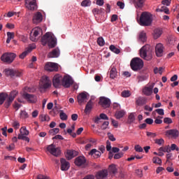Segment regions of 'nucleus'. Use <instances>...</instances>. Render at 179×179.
<instances>
[{
    "mask_svg": "<svg viewBox=\"0 0 179 179\" xmlns=\"http://www.w3.org/2000/svg\"><path fill=\"white\" fill-rule=\"evenodd\" d=\"M43 45H48L49 48H54L57 45V38L54 34L47 32L41 38Z\"/></svg>",
    "mask_w": 179,
    "mask_h": 179,
    "instance_id": "1",
    "label": "nucleus"
},
{
    "mask_svg": "<svg viewBox=\"0 0 179 179\" xmlns=\"http://www.w3.org/2000/svg\"><path fill=\"white\" fill-rule=\"evenodd\" d=\"M152 14L148 12H143L139 20L140 26H150L152 24Z\"/></svg>",
    "mask_w": 179,
    "mask_h": 179,
    "instance_id": "2",
    "label": "nucleus"
},
{
    "mask_svg": "<svg viewBox=\"0 0 179 179\" xmlns=\"http://www.w3.org/2000/svg\"><path fill=\"white\" fill-rule=\"evenodd\" d=\"M132 71H141L143 68V61L139 57H134L130 62Z\"/></svg>",
    "mask_w": 179,
    "mask_h": 179,
    "instance_id": "3",
    "label": "nucleus"
},
{
    "mask_svg": "<svg viewBox=\"0 0 179 179\" xmlns=\"http://www.w3.org/2000/svg\"><path fill=\"white\" fill-rule=\"evenodd\" d=\"M15 58H16V54L13 52H5L1 57L2 62L6 64H12L15 61Z\"/></svg>",
    "mask_w": 179,
    "mask_h": 179,
    "instance_id": "4",
    "label": "nucleus"
},
{
    "mask_svg": "<svg viewBox=\"0 0 179 179\" xmlns=\"http://www.w3.org/2000/svg\"><path fill=\"white\" fill-rule=\"evenodd\" d=\"M5 73L6 76H10V78H22L23 76V71L22 70L6 69Z\"/></svg>",
    "mask_w": 179,
    "mask_h": 179,
    "instance_id": "5",
    "label": "nucleus"
},
{
    "mask_svg": "<svg viewBox=\"0 0 179 179\" xmlns=\"http://www.w3.org/2000/svg\"><path fill=\"white\" fill-rule=\"evenodd\" d=\"M47 150L50 153V155L55 156V157L61 156V149L59 148H57L54 143L48 145Z\"/></svg>",
    "mask_w": 179,
    "mask_h": 179,
    "instance_id": "6",
    "label": "nucleus"
},
{
    "mask_svg": "<svg viewBox=\"0 0 179 179\" xmlns=\"http://www.w3.org/2000/svg\"><path fill=\"white\" fill-rule=\"evenodd\" d=\"M32 31L30 34V40L31 41H37V37L38 36H43V29L38 27H35Z\"/></svg>",
    "mask_w": 179,
    "mask_h": 179,
    "instance_id": "7",
    "label": "nucleus"
},
{
    "mask_svg": "<svg viewBox=\"0 0 179 179\" xmlns=\"http://www.w3.org/2000/svg\"><path fill=\"white\" fill-rule=\"evenodd\" d=\"M149 51H150V45H145L143 46L140 50L141 57L143 58V59H146V61H149L150 59V58L148 57V52H149Z\"/></svg>",
    "mask_w": 179,
    "mask_h": 179,
    "instance_id": "8",
    "label": "nucleus"
},
{
    "mask_svg": "<svg viewBox=\"0 0 179 179\" xmlns=\"http://www.w3.org/2000/svg\"><path fill=\"white\" fill-rule=\"evenodd\" d=\"M16 96H17V91H13L10 92L4 103L6 108H9V107H10V104L13 103V100H15Z\"/></svg>",
    "mask_w": 179,
    "mask_h": 179,
    "instance_id": "9",
    "label": "nucleus"
},
{
    "mask_svg": "<svg viewBox=\"0 0 179 179\" xmlns=\"http://www.w3.org/2000/svg\"><path fill=\"white\" fill-rule=\"evenodd\" d=\"M99 104L102 108H108L110 106H111V100L106 96H101L99 98Z\"/></svg>",
    "mask_w": 179,
    "mask_h": 179,
    "instance_id": "10",
    "label": "nucleus"
},
{
    "mask_svg": "<svg viewBox=\"0 0 179 179\" xmlns=\"http://www.w3.org/2000/svg\"><path fill=\"white\" fill-rule=\"evenodd\" d=\"M45 70L48 72L58 71V64L54 62H48L45 65Z\"/></svg>",
    "mask_w": 179,
    "mask_h": 179,
    "instance_id": "11",
    "label": "nucleus"
},
{
    "mask_svg": "<svg viewBox=\"0 0 179 179\" xmlns=\"http://www.w3.org/2000/svg\"><path fill=\"white\" fill-rule=\"evenodd\" d=\"M41 87L45 90L48 89L49 87H51V80H50L48 76H45L42 77Z\"/></svg>",
    "mask_w": 179,
    "mask_h": 179,
    "instance_id": "12",
    "label": "nucleus"
},
{
    "mask_svg": "<svg viewBox=\"0 0 179 179\" xmlns=\"http://www.w3.org/2000/svg\"><path fill=\"white\" fill-rule=\"evenodd\" d=\"M73 84V80L72 78L69 76H64L62 80V85L64 87H71V85Z\"/></svg>",
    "mask_w": 179,
    "mask_h": 179,
    "instance_id": "13",
    "label": "nucleus"
},
{
    "mask_svg": "<svg viewBox=\"0 0 179 179\" xmlns=\"http://www.w3.org/2000/svg\"><path fill=\"white\" fill-rule=\"evenodd\" d=\"M25 6L29 10H36L37 9V2L36 0H25Z\"/></svg>",
    "mask_w": 179,
    "mask_h": 179,
    "instance_id": "14",
    "label": "nucleus"
},
{
    "mask_svg": "<svg viewBox=\"0 0 179 179\" xmlns=\"http://www.w3.org/2000/svg\"><path fill=\"white\" fill-rule=\"evenodd\" d=\"M53 86L56 88L59 87L62 85V76L59 74H56L53 77L52 80Z\"/></svg>",
    "mask_w": 179,
    "mask_h": 179,
    "instance_id": "15",
    "label": "nucleus"
},
{
    "mask_svg": "<svg viewBox=\"0 0 179 179\" xmlns=\"http://www.w3.org/2000/svg\"><path fill=\"white\" fill-rule=\"evenodd\" d=\"M164 54V46L162 43H157L155 46V55L160 57Z\"/></svg>",
    "mask_w": 179,
    "mask_h": 179,
    "instance_id": "16",
    "label": "nucleus"
},
{
    "mask_svg": "<svg viewBox=\"0 0 179 179\" xmlns=\"http://www.w3.org/2000/svg\"><path fill=\"white\" fill-rule=\"evenodd\" d=\"M34 48H36V44L33 43L31 45H29V46L26 48V50L20 55V58L21 59H24V57L27 56V54L31 52Z\"/></svg>",
    "mask_w": 179,
    "mask_h": 179,
    "instance_id": "17",
    "label": "nucleus"
},
{
    "mask_svg": "<svg viewBox=\"0 0 179 179\" xmlns=\"http://www.w3.org/2000/svg\"><path fill=\"white\" fill-rule=\"evenodd\" d=\"M22 96L24 97V99H25V100H27L29 103H36V101H37V96H36L34 94H30L27 92H24Z\"/></svg>",
    "mask_w": 179,
    "mask_h": 179,
    "instance_id": "18",
    "label": "nucleus"
},
{
    "mask_svg": "<svg viewBox=\"0 0 179 179\" xmlns=\"http://www.w3.org/2000/svg\"><path fill=\"white\" fill-rule=\"evenodd\" d=\"M61 163V170L62 171H68L69 167H71L70 164L66 161V159L62 158L60 159Z\"/></svg>",
    "mask_w": 179,
    "mask_h": 179,
    "instance_id": "19",
    "label": "nucleus"
},
{
    "mask_svg": "<svg viewBox=\"0 0 179 179\" xmlns=\"http://www.w3.org/2000/svg\"><path fill=\"white\" fill-rule=\"evenodd\" d=\"M108 176V171L106 169L99 171L96 173V179H106Z\"/></svg>",
    "mask_w": 179,
    "mask_h": 179,
    "instance_id": "20",
    "label": "nucleus"
},
{
    "mask_svg": "<svg viewBox=\"0 0 179 179\" xmlns=\"http://www.w3.org/2000/svg\"><path fill=\"white\" fill-rule=\"evenodd\" d=\"M77 99L78 104L82 105L83 103L87 101V94L85 92H82L78 96Z\"/></svg>",
    "mask_w": 179,
    "mask_h": 179,
    "instance_id": "21",
    "label": "nucleus"
},
{
    "mask_svg": "<svg viewBox=\"0 0 179 179\" xmlns=\"http://www.w3.org/2000/svg\"><path fill=\"white\" fill-rule=\"evenodd\" d=\"M41 22H43V14L40 12H37L33 17V23L38 24V23H41Z\"/></svg>",
    "mask_w": 179,
    "mask_h": 179,
    "instance_id": "22",
    "label": "nucleus"
},
{
    "mask_svg": "<svg viewBox=\"0 0 179 179\" xmlns=\"http://www.w3.org/2000/svg\"><path fill=\"white\" fill-rule=\"evenodd\" d=\"M78 152L73 150H68L66 154V157L67 160H72L73 157H76L78 156Z\"/></svg>",
    "mask_w": 179,
    "mask_h": 179,
    "instance_id": "23",
    "label": "nucleus"
},
{
    "mask_svg": "<svg viewBox=\"0 0 179 179\" xmlns=\"http://www.w3.org/2000/svg\"><path fill=\"white\" fill-rule=\"evenodd\" d=\"M74 163L76 166H83L86 163V158L83 156H79L76 158Z\"/></svg>",
    "mask_w": 179,
    "mask_h": 179,
    "instance_id": "24",
    "label": "nucleus"
},
{
    "mask_svg": "<svg viewBox=\"0 0 179 179\" xmlns=\"http://www.w3.org/2000/svg\"><path fill=\"white\" fill-rule=\"evenodd\" d=\"M48 58H58L59 57V49L55 48L48 55Z\"/></svg>",
    "mask_w": 179,
    "mask_h": 179,
    "instance_id": "25",
    "label": "nucleus"
},
{
    "mask_svg": "<svg viewBox=\"0 0 179 179\" xmlns=\"http://www.w3.org/2000/svg\"><path fill=\"white\" fill-rule=\"evenodd\" d=\"M162 34H163V30L162 29L157 28V29H154L153 38H155V40H157V38H159V37H160V36H162Z\"/></svg>",
    "mask_w": 179,
    "mask_h": 179,
    "instance_id": "26",
    "label": "nucleus"
},
{
    "mask_svg": "<svg viewBox=\"0 0 179 179\" xmlns=\"http://www.w3.org/2000/svg\"><path fill=\"white\" fill-rule=\"evenodd\" d=\"M167 135H169L170 136H173V138H177L179 135L178 130L173 129H169L166 131Z\"/></svg>",
    "mask_w": 179,
    "mask_h": 179,
    "instance_id": "27",
    "label": "nucleus"
},
{
    "mask_svg": "<svg viewBox=\"0 0 179 179\" xmlns=\"http://www.w3.org/2000/svg\"><path fill=\"white\" fill-rule=\"evenodd\" d=\"M136 104L137 106H143L144 104H146V98L143 96H139L136 99Z\"/></svg>",
    "mask_w": 179,
    "mask_h": 179,
    "instance_id": "28",
    "label": "nucleus"
},
{
    "mask_svg": "<svg viewBox=\"0 0 179 179\" xmlns=\"http://www.w3.org/2000/svg\"><path fill=\"white\" fill-rule=\"evenodd\" d=\"M143 93L145 96H150V94H152V93H153V87H152V86L145 87L143 90Z\"/></svg>",
    "mask_w": 179,
    "mask_h": 179,
    "instance_id": "29",
    "label": "nucleus"
},
{
    "mask_svg": "<svg viewBox=\"0 0 179 179\" xmlns=\"http://www.w3.org/2000/svg\"><path fill=\"white\" fill-rule=\"evenodd\" d=\"M92 108H93V102L92 101V100H90L85 106V114H89V113L92 111Z\"/></svg>",
    "mask_w": 179,
    "mask_h": 179,
    "instance_id": "30",
    "label": "nucleus"
},
{
    "mask_svg": "<svg viewBox=\"0 0 179 179\" xmlns=\"http://www.w3.org/2000/svg\"><path fill=\"white\" fill-rule=\"evenodd\" d=\"M90 156H94V157H100L101 156V152L96 149H92L89 152Z\"/></svg>",
    "mask_w": 179,
    "mask_h": 179,
    "instance_id": "31",
    "label": "nucleus"
},
{
    "mask_svg": "<svg viewBox=\"0 0 179 179\" xmlns=\"http://www.w3.org/2000/svg\"><path fill=\"white\" fill-rule=\"evenodd\" d=\"M117 69L115 67H112L110 71V79H115V78H117Z\"/></svg>",
    "mask_w": 179,
    "mask_h": 179,
    "instance_id": "32",
    "label": "nucleus"
},
{
    "mask_svg": "<svg viewBox=\"0 0 179 179\" xmlns=\"http://www.w3.org/2000/svg\"><path fill=\"white\" fill-rule=\"evenodd\" d=\"M8 95L5 92L0 93V106H2L3 103H5V100L8 99Z\"/></svg>",
    "mask_w": 179,
    "mask_h": 179,
    "instance_id": "33",
    "label": "nucleus"
},
{
    "mask_svg": "<svg viewBox=\"0 0 179 179\" xmlns=\"http://www.w3.org/2000/svg\"><path fill=\"white\" fill-rule=\"evenodd\" d=\"M115 115L117 120H120V118H122V117H124V115H125V112L124 111V110H117V111H116Z\"/></svg>",
    "mask_w": 179,
    "mask_h": 179,
    "instance_id": "34",
    "label": "nucleus"
},
{
    "mask_svg": "<svg viewBox=\"0 0 179 179\" xmlns=\"http://www.w3.org/2000/svg\"><path fill=\"white\" fill-rule=\"evenodd\" d=\"M157 12H164L166 15L170 14V10L168 8L166 7V6H162L161 8H157Z\"/></svg>",
    "mask_w": 179,
    "mask_h": 179,
    "instance_id": "35",
    "label": "nucleus"
},
{
    "mask_svg": "<svg viewBox=\"0 0 179 179\" xmlns=\"http://www.w3.org/2000/svg\"><path fill=\"white\" fill-rule=\"evenodd\" d=\"M109 49L110 50V51H112V52H115V54H120V52H121L120 49L118 48L115 47V45H111L109 47Z\"/></svg>",
    "mask_w": 179,
    "mask_h": 179,
    "instance_id": "36",
    "label": "nucleus"
},
{
    "mask_svg": "<svg viewBox=\"0 0 179 179\" xmlns=\"http://www.w3.org/2000/svg\"><path fill=\"white\" fill-rule=\"evenodd\" d=\"M136 8H142L143 6V0H134Z\"/></svg>",
    "mask_w": 179,
    "mask_h": 179,
    "instance_id": "37",
    "label": "nucleus"
},
{
    "mask_svg": "<svg viewBox=\"0 0 179 179\" xmlns=\"http://www.w3.org/2000/svg\"><path fill=\"white\" fill-rule=\"evenodd\" d=\"M91 5H92V1L90 0H83L81 2V6H83V8L90 6Z\"/></svg>",
    "mask_w": 179,
    "mask_h": 179,
    "instance_id": "38",
    "label": "nucleus"
},
{
    "mask_svg": "<svg viewBox=\"0 0 179 179\" xmlns=\"http://www.w3.org/2000/svg\"><path fill=\"white\" fill-rule=\"evenodd\" d=\"M139 40L143 43H145V41H146V33L141 31L139 34Z\"/></svg>",
    "mask_w": 179,
    "mask_h": 179,
    "instance_id": "39",
    "label": "nucleus"
},
{
    "mask_svg": "<svg viewBox=\"0 0 179 179\" xmlns=\"http://www.w3.org/2000/svg\"><path fill=\"white\" fill-rule=\"evenodd\" d=\"M20 132L21 134L25 135V136H27L29 134V130H27L25 127H21L20 129Z\"/></svg>",
    "mask_w": 179,
    "mask_h": 179,
    "instance_id": "40",
    "label": "nucleus"
},
{
    "mask_svg": "<svg viewBox=\"0 0 179 179\" xmlns=\"http://www.w3.org/2000/svg\"><path fill=\"white\" fill-rule=\"evenodd\" d=\"M152 162L155 164H159V166L162 165V159L159 158V157H154L152 159Z\"/></svg>",
    "mask_w": 179,
    "mask_h": 179,
    "instance_id": "41",
    "label": "nucleus"
},
{
    "mask_svg": "<svg viewBox=\"0 0 179 179\" xmlns=\"http://www.w3.org/2000/svg\"><path fill=\"white\" fill-rule=\"evenodd\" d=\"M39 118L42 122H44V121H50V116L47 115H40Z\"/></svg>",
    "mask_w": 179,
    "mask_h": 179,
    "instance_id": "42",
    "label": "nucleus"
},
{
    "mask_svg": "<svg viewBox=\"0 0 179 179\" xmlns=\"http://www.w3.org/2000/svg\"><path fill=\"white\" fill-rule=\"evenodd\" d=\"M135 121V115L134 113H130L128 117V124H132Z\"/></svg>",
    "mask_w": 179,
    "mask_h": 179,
    "instance_id": "43",
    "label": "nucleus"
},
{
    "mask_svg": "<svg viewBox=\"0 0 179 179\" xmlns=\"http://www.w3.org/2000/svg\"><path fill=\"white\" fill-rule=\"evenodd\" d=\"M109 171L113 173V174H115V173H117V167L115 166V164H111L109 166Z\"/></svg>",
    "mask_w": 179,
    "mask_h": 179,
    "instance_id": "44",
    "label": "nucleus"
},
{
    "mask_svg": "<svg viewBox=\"0 0 179 179\" xmlns=\"http://www.w3.org/2000/svg\"><path fill=\"white\" fill-rule=\"evenodd\" d=\"M59 117L62 121H66V120H68V115L62 110L59 113Z\"/></svg>",
    "mask_w": 179,
    "mask_h": 179,
    "instance_id": "45",
    "label": "nucleus"
},
{
    "mask_svg": "<svg viewBox=\"0 0 179 179\" xmlns=\"http://www.w3.org/2000/svg\"><path fill=\"white\" fill-rule=\"evenodd\" d=\"M122 97H129L131 92L129 90H124L121 94Z\"/></svg>",
    "mask_w": 179,
    "mask_h": 179,
    "instance_id": "46",
    "label": "nucleus"
},
{
    "mask_svg": "<svg viewBox=\"0 0 179 179\" xmlns=\"http://www.w3.org/2000/svg\"><path fill=\"white\" fill-rule=\"evenodd\" d=\"M20 117L21 118H23V119L29 118V114L27 113V112L24 110H21Z\"/></svg>",
    "mask_w": 179,
    "mask_h": 179,
    "instance_id": "47",
    "label": "nucleus"
},
{
    "mask_svg": "<svg viewBox=\"0 0 179 179\" xmlns=\"http://www.w3.org/2000/svg\"><path fill=\"white\" fill-rule=\"evenodd\" d=\"M155 142L157 145H159V146H162V145H164V139L163 138L155 139Z\"/></svg>",
    "mask_w": 179,
    "mask_h": 179,
    "instance_id": "48",
    "label": "nucleus"
},
{
    "mask_svg": "<svg viewBox=\"0 0 179 179\" xmlns=\"http://www.w3.org/2000/svg\"><path fill=\"white\" fill-rule=\"evenodd\" d=\"M97 44L100 45V47H103L104 45V39L103 37H99L97 39Z\"/></svg>",
    "mask_w": 179,
    "mask_h": 179,
    "instance_id": "49",
    "label": "nucleus"
},
{
    "mask_svg": "<svg viewBox=\"0 0 179 179\" xmlns=\"http://www.w3.org/2000/svg\"><path fill=\"white\" fill-rule=\"evenodd\" d=\"M49 132H50V135H57V134H58V132H59V129L55 128V129H50Z\"/></svg>",
    "mask_w": 179,
    "mask_h": 179,
    "instance_id": "50",
    "label": "nucleus"
},
{
    "mask_svg": "<svg viewBox=\"0 0 179 179\" xmlns=\"http://www.w3.org/2000/svg\"><path fill=\"white\" fill-rule=\"evenodd\" d=\"M122 156H124V152H120L114 155V159H121V157H122Z\"/></svg>",
    "mask_w": 179,
    "mask_h": 179,
    "instance_id": "51",
    "label": "nucleus"
},
{
    "mask_svg": "<svg viewBox=\"0 0 179 179\" xmlns=\"http://www.w3.org/2000/svg\"><path fill=\"white\" fill-rule=\"evenodd\" d=\"M134 150L138 152H143V148H142L139 145H136L134 146Z\"/></svg>",
    "mask_w": 179,
    "mask_h": 179,
    "instance_id": "52",
    "label": "nucleus"
},
{
    "mask_svg": "<svg viewBox=\"0 0 179 179\" xmlns=\"http://www.w3.org/2000/svg\"><path fill=\"white\" fill-rule=\"evenodd\" d=\"M164 124H173V120L170 117H165L164 119Z\"/></svg>",
    "mask_w": 179,
    "mask_h": 179,
    "instance_id": "53",
    "label": "nucleus"
},
{
    "mask_svg": "<svg viewBox=\"0 0 179 179\" xmlns=\"http://www.w3.org/2000/svg\"><path fill=\"white\" fill-rule=\"evenodd\" d=\"M109 124L110 122H108V121L104 122L101 127V129H107V127H108Z\"/></svg>",
    "mask_w": 179,
    "mask_h": 179,
    "instance_id": "54",
    "label": "nucleus"
},
{
    "mask_svg": "<svg viewBox=\"0 0 179 179\" xmlns=\"http://www.w3.org/2000/svg\"><path fill=\"white\" fill-rule=\"evenodd\" d=\"M2 131V135H3V136H8V133L6 132L8 131V127H4L1 129Z\"/></svg>",
    "mask_w": 179,
    "mask_h": 179,
    "instance_id": "55",
    "label": "nucleus"
},
{
    "mask_svg": "<svg viewBox=\"0 0 179 179\" xmlns=\"http://www.w3.org/2000/svg\"><path fill=\"white\" fill-rule=\"evenodd\" d=\"M155 111L159 114V115H164V110L162 108L156 109Z\"/></svg>",
    "mask_w": 179,
    "mask_h": 179,
    "instance_id": "56",
    "label": "nucleus"
},
{
    "mask_svg": "<svg viewBox=\"0 0 179 179\" xmlns=\"http://www.w3.org/2000/svg\"><path fill=\"white\" fill-rule=\"evenodd\" d=\"M146 134H147V136H150V138H156V136H157L156 133H152L150 131H147Z\"/></svg>",
    "mask_w": 179,
    "mask_h": 179,
    "instance_id": "57",
    "label": "nucleus"
},
{
    "mask_svg": "<svg viewBox=\"0 0 179 179\" xmlns=\"http://www.w3.org/2000/svg\"><path fill=\"white\" fill-rule=\"evenodd\" d=\"M145 123L148 124V125H152V124H153V119H152V118H147L145 120Z\"/></svg>",
    "mask_w": 179,
    "mask_h": 179,
    "instance_id": "58",
    "label": "nucleus"
},
{
    "mask_svg": "<svg viewBox=\"0 0 179 179\" xmlns=\"http://www.w3.org/2000/svg\"><path fill=\"white\" fill-rule=\"evenodd\" d=\"M7 36H8V38H10V40H12L15 37V33H13V32H7Z\"/></svg>",
    "mask_w": 179,
    "mask_h": 179,
    "instance_id": "59",
    "label": "nucleus"
},
{
    "mask_svg": "<svg viewBox=\"0 0 179 179\" xmlns=\"http://www.w3.org/2000/svg\"><path fill=\"white\" fill-rule=\"evenodd\" d=\"M99 117L101 118V120H108V116H107V115H106L104 113H101L99 115Z\"/></svg>",
    "mask_w": 179,
    "mask_h": 179,
    "instance_id": "60",
    "label": "nucleus"
},
{
    "mask_svg": "<svg viewBox=\"0 0 179 179\" xmlns=\"http://www.w3.org/2000/svg\"><path fill=\"white\" fill-rule=\"evenodd\" d=\"M170 149L171 150H177V152H178L179 150L178 147H177V145L176 144H171Z\"/></svg>",
    "mask_w": 179,
    "mask_h": 179,
    "instance_id": "61",
    "label": "nucleus"
},
{
    "mask_svg": "<svg viewBox=\"0 0 179 179\" xmlns=\"http://www.w3.org/2000/svg\"><path fill=\"white\" fill-rule=\"evenodd\" d=\"M108 136L110 141L112 142H115V138H114V135L111 134V133H108Z\"/></svg>",
    "mask_w": 179,
    "mask_h": 179,
    "instance_id": "62",
    "label": "nucleus"
},
{
    "mask_svg": "<svg viewBox=\"0 0 179 179\" xmlns=\"http://www.w3.org/2000/svg\"><path fill=\"white\" fill-rule=\"evenodd\" d=\"M117 5L120 9H124V8H125V4L121 1H117Z\"/></svg>",
    "mask_w": 179,
    "mask_h": 179,
    "instance_id": "63",
    "label": "nucleus"
},
{
    "mask_svg": "<svg viewBox=\"0 0 179 179\" xmlns=\"http://www.w3.org/2000/svg\"><path fill=\"white\" fill-rule=\"evenodd\" d=\"M83 179H94V176H93V175H87Z\"/></svg>",
    "mask_w": 179,
    "mask_h": 179,
    "instance_id": "64",
    "label": "nucleus"
}]
</instances>
